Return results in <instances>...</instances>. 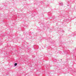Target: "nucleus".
Returning a JSON list of instances; mask_svg holds the SVG:
<instances>
[{
    "mask_svg": "<svg viewBox=\"0 0 76 76\" xmlns=\"http://www.w3.org/2000/svg\"><path fill=\"white\" fill-rule=\"evenodd\" d=\"M18 64H17V63H15L14 64V66H17V65Z\"/></svg>",
    "mask_w": 76,
    "mask_h": 76,
    "instance_id": "nucleus-1",
    "label": "nucleus"
},
{
    "mask_svg": "<svg viewBox=\"0 0 76 76\" xmlns=\"http://www.w3.org/2000/svg\"><path fill=\"white\" fill-rule=\"evenodd\" d=\"M60 5L61 6H63V3H60Z\"/></svg>",
    "mask_w": 76,
    "mask_h": 76,
    "instance_id": "nucleus-2",
    "label": "nucleus"
}]
</instances>
